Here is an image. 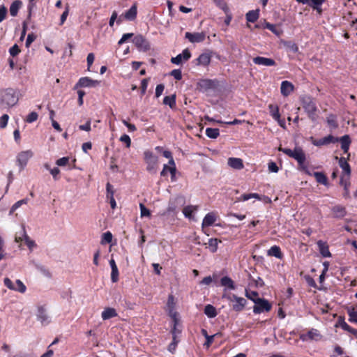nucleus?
Segmentation results:
<instances>
[{"mask_svg":"<svg viewBox=\"0 0 357 357\" xmlns=\"http://www.w3.org/2000/svg\"><path fill=\"white\" fill-rule=\"evenodd\" d=\"M279 151L296 160L298 162V169L303 171L307 174L311 175V173L305 165L306 155L301 147H295L294 149L280 147L279 148Z\"/></svg>","mask_w":357,"mask_h":357,"instance_id":"f257e3e1","label":"nucleus"},{"mask_svg":"<svg viewBox=\"0 0 357 357\" xmlns=\"http://www.w3.org/2000/svg\"><path fill=\"white\" fill-rule=\"evenodd\" d=\"M301 105L305 112L307 114V116L312 121L317 119V107L314 99L309 96H304L300 99Z\"/></svg>","mask_w":357,"mask_h":357,"instance_id":"f03ea898","label":"nucleus"},{"mask_svg":"<svg viewBox=\"0 0 357 357\" xmlns=\"http://www.w3.org/2000/svg\"><path fill=\"white\" fill-rule=\"evenodd\" d=\"M1 102L7 106L13 107L18 102V93L16 90L8 88L1 93Z\"/></svg>","mask_w":357,"mask_h":357,"instance_id":"7ed1b4c3","label":"nucleus"},{"mask_svg":"<svg viewBox=\"0 0 357 357\" xmlns=\"http://www.w3.org/2000/svg\"><path fill=\"white\" fill-rule=\"evenodd\" d=\"M245 296L255 303V305L253 307V312L255 314L269 312L271 310V305L267 300L264 298H254L248 292H246Z\"/></svg>","mask_w":357,"mask_h":357,"instance_id":"20e7f679","label":"nucleus"},{"mask_svg":"<svg viewBox=\"0 0 357 357\" xmlns=\"http://www.w3.org/2000/svg\"><path fill=\"white\" fill-rule=\"evenodd\" d=\"M223 298H227L230 302H235V303L232 305V309L235 312L242 311L247 303V301L244 298L238 297L235 294H225L223 295Z\"/></svg>","mask_w":357,"mask_h":357,"instance_id":"39448f33","label":"nucleus"},{"mask_svg":"<svg viewBox=\"0 0 357 357\" xmlns=\"http://www.w3.org/2000/svg\"><path fill=\"white\" fill-rule=\"evenodd\" d=\"M33 153L31 150L23 151L17 155V164L20 167V171L23 170L26 166L29 160L32 158Z\"/></svg>","mask_w":357,"mask_h":357,"instance_id":"423d86ee","label":"nucleus"},{"mask_svg":"<svg viewBox=\"0 0 357 357\" xmlns=\"http://www.w3.org/2000/svg\"><path fill=\"white\" fill-rule=\"evenodd\" d=\"M144 160L147 163V171L149 172H155L158 157L155 156L151 151H147L144 152Z\"/></svg>","mask_w":357,"mask_h":357,"instance_id":"0eeeda50","label":"nucleus"},{"mask_svg":"<svg viewBox=\"0 0 357 357\" xmlns=\"http://www.w3.org/2000/svg\"><path fill=\"white\" fill-rule=\"evenodd\" d=\"M132 42L139 51L147 52L150 50L149 42L142 35L136 36Z\"/></svg>","mask_w":357,"mask_h":357,"instance_id":"6e6552de","label":"nucleus"},{"mask_svg":"<svg viewBox=\"0 0 357 357\" xmlns=\"http://www.w3.org/2000/svg\"><path fill=\"white\" fill-rule=\"evenodd\" d=\"M339 140L338 137H335L331 135H329L326 137H324L321 139H314L311 137L312 144L316 146H321L324 145H328L331 143L337 142Z\"/></svg>","mask_w":357,"mask_h":357,"instance_id":"1a4fd4ad","label":"nucleus"},{"mask_svg":"<svg viewBox=\"0 0 357 357\" xmlns=\"http://www.w3.org/2000/svg\"><path fill=\"white\" fill-rule=\"evenodd\" d=\"M36 317L43 326H46L51 321L44 306L38 307Z\"/></svg>","mask_w":357,"mask_h":357,"instance_id":"9d476101","label":"nucleus"},{"mask_svg":"<svg viewBox=\"0 0 357 357\" xmlns=\"http://www.w3.org/2000/svg\"><path fill=\"white\" fill-rule=\"evenodd\" d=\"M176 301L173 294L168 296L167 302L166 305V310L170 317H178V312L175 310Z\"/></svg>","mask_w":357,"mask_h":357,"instance_id":"9b49d317","label":"nucleus"},{"mask_svg":"<svg viewBox=\"0 0 357 357\" xmlns=\"http://www.w3.org/2000/svg\"><path fill=\"white\" fill-rule=\"evenodd\" d=\"M99 82L97 80H93L89 77H81L77 83L75 85L74 89L81 87H91L96 86Z\"/></svg>","mask_w":357,"mask_h":357,"instance_id":"f8f14e48","label":"nucleus"},{"mask_svg":"<svg viewBox=\"0 0 357 357\" xmlns=\"http://www.w3.org/2000/svg\"><path fill=\"white\" fill-rule=\"evenodd\" d=\"M206 35L204 32L190 33L186 32L185 38H187L190 43H202L205 40Z\"/></svg>","mask_w":357,"mask_h":357,"instance_id":"ddd939ff","label":"nucleus"},{"mask_svg":"<svg viewBox=\"0 0 357 357\" xmlns=\"http://www.w3.org/2000/svg\"><path fill=\"white\" fill-rule=\"evenodd\" d=\"M191 57V53L190 50L186 48L183 50L181 54H178L175 57H172L171 59L172 63L179 65L182 63L183 61H188Z\"/></svg>","mask_w":357,"mask_h":357,"instance_id":"4468645a","label":"nucleus"},{"mask_svg":"<svg viewBox=\"0 0 357 357\" xmlns=\"http://www.w3.org/2000/svg\"><path fill=\"white\" fill-rule=\"evenodd\" d=\"M297 2L307 4L309 6L316 10L319 14L321 13L322 9L321 6L326 0H296Z\"/></svg>","mask_w":357,"mask_h":357,"instance_id":"2eb2a0df","label":"nucleus"},{"mask_svg":"<svg viewBox=\"0 0 357 357\" xmlns=\"http://www.w3.org/2000/svg\"><path fill=\"white\" fill-rule=\"evenodd\" d=\"M253 63L259 66H273L276 65L274 59L263 56H256L253 58Z\"/></svg>","mask_w":357,"mask_h":357,"instance_id":"dca6fc26","label":"nucleus"},{"mask_svg":"<svg viewBox=\"0 0 357 357\" xmlns=\"http://www.w3.org/2000/svg\"><path fill=\"white\" fill-rule=\"evenodd\" d=\"M262 29H266L270 30L273 33H274L278 37L281 36L283 34L282 29L278 24H271L268 22H264L262 23Z\"/></svg>","mask_w":357,"mask_h":357,"instance_id":"f3484780","label":"nucleus"},{"mask_svg":"<svg viewBox=\"0 0 357 357\" xmlns=\"http://www.w3.org/2000/svg\"><path fill=\"white\" fill-rule=\"evenodd\" d=\"M333 217L342 219L347 215L346 208L341 205H335L331 208Z\"/></svg>","mask_w":357,"mask_h":357,"instance_id":"a211bd4d","label":"nucleus"},{"mask_svg":"<svg viewBox=\"0 0 357 357\" xmlns=\"http://www.w3.org/2000/svg\"><path fill=\"white\" fill-rule=\"evenodd\" d=\"M294 86L293 84L289 81H283L281 83L280 92L283 96H288L293 91Z\"/></svg>","mask_w":357,"mask_h":357,"instance_id":"6ab92c4d","label":"nucleus"},{"mask_svg":"<svg viewBox=\"0 0 357 357\" xmlns=\"http://www.w3.org/2000/svg\"><path fill=\"white\" fill-rule=\"evenodd\" d=\"M347 159L348 158L341 157L339 159V165L342 168L344 175L347 176L348 178H349L351 170V167L347 162Z\"/></svg>","mask_w":357,"mask_h":357,"instance_id":"aec40b11","label":"nucleus"},{"mask_svg":"<svg viewBox=\"0 0 357 357\" xmlns=\"http://www.w3.org/2000/svg\"><path fill=\"white\" fill-rule=\"evenodd\" d=\"M320 254L324 257H331L329 248L326 242L319 240L317 243Z\"/></svg>","mask_w":357,"mask_h":357,"instance_id":"412c9836","label":"nucleus"},{"mask_svg":"<svg viewBox=\"0 0 357 357\" xmlns=\"http://www.w3.org/2000/svg\"><path fill=\"white\" fill-rule=\"evenodd\" d=\"M137 15V3H134L129 10L124 13V17L130 21L135 20Z\"/></svg>","mask_w":357,"mask_h":357,"instance_id":"4be33fe9","label":"nucleus"},{"mask_svg":"<svg viewBox=\"0 0 357 357\" xmlns=\"http://www.w3.org/2000/svg\"><path fill=\"white\" fill-rule=\"evenodd\" d=\"M216 218H217V217H216V215L215 213L211 212V213H207L203 219L202 224V227H210V226L213 225L215 223V222L216 221Z\"/></svg>","mask_w":357,"mask_h":357,"instance_id":"5701e85b","label":"nucleus"},{"mask_svg":"<svg viewBox=\"0 0 357 357\" xmlns=\"http://www.w3.org/2000/svg\"><path fill=\"white\" fill-rule=\"evenodd\" d=\"M320 337V334L319 333L317 329H311L305 334H302L300 338L303 341H307L308 340H317L318 337Z\"/></svg>","mask_w":357,"mask_h":357,"instance_id":"b1692460","label":"nucleus"},{"mask_svg":"<svg viewBox=\"0 0 357 357\" xmlns=\"http://www.w3.org/2000/svg\"><path fill=\"white\" fill-rule=\"evenodd\" d=\"M211 61V55L208 53H202L197 59V65H201L204 67L208 66Z\"/></svg>","mask_w":357,"mask_h":357,"instance_id":"393cba45","label":"nucleus"},{"mask_svg":"<svg viewBox=\"0 0 357 357\" xmlns=\"http://www.w3.org/2000/svg\"><path fill=\"white\" fill-rule=\"evenodd\" d=\"M118 316V314L114 308L106 307L102 312L101 317L103 320H107Z\"/></svg>","mask_w":357,"mask_h":357,"instance_id":"a878e982","label":"nucleus"},{"mask_svg":"<svg viewBox=\"0 0 357 357\" xmlns=\"http://www.w3.org/2000/svg\"><path fill=\"white\" fill-rule=\"evenodd\" d=\"M338 142L341 143V149L344 151V153H347L349 149V146L351 144V139L349 135H346L339 138Z\"/></svg>","mask_w":357,"mask_h":357,"instance_id":"bb28decb","label":"nucleus"},{"mask_svg":"<svg viewBox=\"0 0 357 357\" xmlns=\"http://www.w3.org/2000/svg\"><path fill=\"white\" fill-rule=\"evenodd\" d=\"M268 256L275 257L278 259H282L283 254L278 245H273L267 251Z\"/></svg>","mask_w":357,"mask_h":357,"instance_id":"cd10ccee","label":"nucleus"},{"mask_svg":"<svg viewBox=\"0 0 357 357\" xmlns=\"http://www.w3.org/2000/svg\"><path fill=\"white\" fill-rule=\"evenodd\" d=\"M228 165L235 169H241L243 168V160L238 158H229L228 159Z\"/></svg>","mask_w":357,"mask_h":357,"instance_id":"c85d7f7f","label":"nucleus"},{"mask_svg":"<svg viewBox=\"0 0 357 357\" xmlns=\"http://www.w3.org/2000/svg\"><path fill=\"white\" fill-rule=\"evenodd\" d=\"M268 109L271 116L277 121L278 123H280V114L279 112V107L276 105L270 104L268 105Z\"/></svg>","mask_w":357,"mask_h":357,"instance_id":"c756f323","label":"nucleus"},{"mask_svg":"<svg viewBox=\"0 0 357 357\" xmlns=\"http://www.w3.org/2000/svg\"><path fill=\"white\" fill-rule=\"evenodd\" d=\"M313 176H314L316 181L320 184L328 185V180L326 175L323 172H314L313 173Z\"/></svg>","mask_w":357,"mask_h":357,"instance_id":"7c9ffc66","label":"nucleus"},{"mask_svg":"<svg viewBox=\"0 0 357 357\" xmlns=\"http://www.w3.org/2000/svg\"><path fill=\"white\" fill-rule=\"evenodd\" d=\"M259 17V10H252L248 11L245 15L246 20L248 22H255Z\"/></svg>","mask_w":357,"mask_h":357,"instance_id":"2f4dec72","label":"nucleus"},{"mask_svg":"<svg viewBox=\"0 0 357 357\" xmlns=\"http://www.w3.org/2000/svg\"><path fill=\"white\" fill-rule=\"evenodd\" d=\"M204 312V314L208 318H214L218 314L216 308L211 304H208L205 306Z\"/></svg>","mask_w":357,"mask_h":357,"instance_id":"473e14b6","label":"nucleus"},{"mask_svg":"<svg viewBox=\"0 0 357 357\" xmlns=\"http://www.w3.org/2000/svg\"><path fill=\"white\" fill-rule=\"evenodd\" d=\"M22 4V3L20 0H15L12 3L10 6V13L12 16L15 17L17 15Z\"/></svg>","mask_w":357,"mask_h":357,"instance_id":"72a5a7b5","label":"nucleus"},{"mask_svg":"<svg viewBox=\"0 0 357 357\" xmlns=\"http://www.w3.org/2000/svg\"><path fill=\"white\" fill-rule=\"evenodd\" d=\"M220 284L223 287H226L229 289H235L234 281L228 276H224L220 279Z\"/></svg>","mask_w":357,"mask_h":357,"instance_id":"f704fd0d","label":"nucleus"},{"mask_svg":"<svg viewBox=\"0 0 357 357\" xmlns=\"http://www.w3.org/2000/svg\"><path fill=\"white\" fill-rule=\"evenodd\" d=\"M163 104L165 105H169L171 109H174L176 107V95L173 94L172 96H167L163 99Z\"/></svg>","mask_w":357,"mask_h":357,"instance_id":"c9c22d12","label":"nucleus"},{"mask_svg":"<svg viewBox=\"0 0 357 357\" xmlns=\"http://www.w3.org/2000/svg\"><path fill=\"white\" fill-rule=\"evenodd\" d=\"M221 240H219L215 238H211L208 239V248L212 252H215L218 250V245L219 243H221Z\"/></svg>","mask_w":357,"mask_h":357,"instance_id":"e433bc0d","label":"nucleus"},{"mask_svg":"<svg viewBox=\"0 0 357 357\" xmlns=\"http://www.w3.org/2000/svg\"><path fill=\"white\" fill-rule=\"evenodd\" d=\"M205 132L206 135L211 139H216L220 135L218 128H207Z\"/></svg>","mask_w":357,"mask_h":357,"instance_id":"4c0bfd02","label":"nucleus"},{"mask_svg":"<svg viewBox=\"0 0 357 357\" xmlns=\"http://www.w3.org/2000/svg\"><path fill=\"white\" fill-rule=\"evenodd\" d=\"M347 314L349 317V321L353 323H357V310L351 307L347 309Z\"/></svg>","mask_w":357,"mask_h":357,"instance_id":"58836bf2","label":"nucleus"},{"mask_svg":"<svg viewBox=\"0 0 357 357\" xmlns=\"http://www.w3.org/2000/svg\"><path fill=\"white\" fill-rule=\"evenodd\" d=\"M326 121L328 125L332 128H337L338 127V123L337 122V117L335 114H331L328 116L326 119Z\"/></svg>","mask_w":357,"mask_h":357,"instance_id":"ea45409f","label":"nucleus"},{"mask_svg":"<svg viewBox=\"0 0 357 357\" xmlns=\"http://www.w3.org/2000/svg\"><path fill=\"white\" fill-rule=\"evenodd\" d=\"M171 318H172V322H173V326L171 329V333L176 334V335H178V334H180L181 333V330H180L177 328L179 319H178V317H171Z\"/></svg>","mask_w":357,"mask_h":357,"instance_id":"a19ab883","label":"nucleus"},{"mask_svg":"<svg viewBox=\"0 0 357 357\" xmlns=\"http://www.w3.org/2000/svg\"><path fill=\"white\" fill-rule=\"evenodd\" d=\"M15 291H17L20 293H24L26 291V286L24 284V283L20 280H17L15 281Z\"/></svg>","mask_w":357,"mask_h":357,"instance_id":"79ce46f5","label":"nucleus"},{"mask_svg":"<svg viewBox=\"0 0 357 357\" xmlns=\"http://www.w3.org/2000/svg\"><path fill=\"white\" fill-rule=\"evenodd\" d=\"M251 198H255L257 199H260L259 195L257 193H249V194H243L241 195L240 200L242 201H248Z\"/></svg>","mask_w":357,"mask_h":357,"instance_id":"37998d69","label":"nucleus"},{"mask_svg":"<svg viewBox=\"0 0 357 357\" xmlns=\"http://www.w3.org/2000/svg\"><path fill=\"white\" fill-rule=\"evenodd\" d=\"M112 240V234L110 231L105 232L102 236L101 243H109Z\"/></svg>","mask_w":357,"mask_h":357,"instance_id":"c03bdc74","label":"nucleus"},{"mask_svg":"<svg viewBox=\"0 0 357 357\" xmlns=\"http://www.w3.org/2000/svg\"><path fill=\"white\" fill-rule=\"evenodd\" d=\"M106 191H107V192H106L107 198L114 197V187L109 182L106 185Z\"/></svg>","mask_w":357,"mask_h":357,"instance_id":"a18cd8bd","label":"nucleus"},{"mask_svg":"<svg viewBox=\"0 0 357 357\" xmlns=\"http://www.w3.org/2000/svg\"><path fill=\"white\" fill-rule=\"evenodd\" d=\"M38 115L36 112H31L29 115L26 116L25 121L27 123H33L36 121L38 119Z\"/></svg>","mask_w":357,"mask_h":357,"instance_id":"49530a36","label":"nucleus"},{"mask_svg":"<svg viewBox=\"0 0 357 357\" xmlns=\"http://www.w3.org/2000/svg\"><path fill=\"white\" fill-rule=\"evenodd\" d=\"M340 326L343 330H346L349 327V324H347L344 321V317L342 316H340L337 319L336 326Z\"/></svg>","mask_w":357,"mask_h":357,"instance_id":"de8ad7c7","label":"nucleus"},{"mask_svg":"<svg viewBox=\"0 0 357 357\" xmlns=\"http://www.w3.org/2000/svg\"><path fill=\"white\" fill-rule=\"evenodd\" d=\"M119 140L123 142V143H125L126 144V146L127 148H130V145H131V139L130 137L126 135V134H124L123 135L121 136Z\"/></svg>","mask_w":357,"mask_h":357,"instance_id":"09e8293b","label":"nucleus"},{"mask_svg":"<svg viewBox=\"0 0 357 357\" xmlns=\"http://www.w3.org/2000/svg\"><path fill=\"white\" fill-rule=\"evenodd\" d=\"M149 82V78H145L142 80V82H141V95L142 96H144L146 93Z\"/></svg>","mask_w":357,"mask_h":357,"instance_id":"8fccbe9b","label":"nucleus"},{"mask_svg":"<svg viewBox=\"0 0 357 357\" xmlns=\"http://www.w3.org/2000/svg\"><path fill=\"white\" fill-rule=\"evenodd\" d=\"M162 155L165 158L169 159V165L175 166V162L172 157V154L169 151H164Z\"/></svg>","mask_w":357,"mask_h":357,"instance_id":"3c124183","label":"nucleus"},{"mask_svg":"<svg viewBox=\"0 0 357 357\" xmlns=\"http://www.w3.org/2000/svg\"><path fill=\"white\" fill-rule=\"evenodd\" d=\"M140 208V212H141V216L144 217H150L151 216V212L149 209H148L143 204H139Z\"/></svg>","mask_w":357,"mask_h":357,"instance_id":"603ef678","label":"nucleus"},{"mask_svg":"<svg viewBox=\"0 0 357 357\" xmlns=\"http://www.w3.org/2000/svg\"><path fill=\"white\" fill-rule=\"evenodd\" d=\"M285 46L289 48L291 52H293L294 53H296L298 51V45L294 43H292L291 41H289V42H286L285 43Z\"/></svg>","mask_w":357,"mask_h":357,"instance_id":"864d4df0","label":"nucleus"},{"mask_svg":"<svg viewBox=\"0 0 357 357\" xmlns=\"http://www.w3.org/2000/svg\"><path fill=\"white\" fill-rule=\"evenodd\" d=\"M219 335H220V333H215L213 335H209L208 337H206V342L204 344V346L206 347V348H208L213 342L214 337Z\"/></svg>","mask_w":357,"mask_h":357,"instance_id":"5fc2aeb1","label":"nucleus"},{"mask_svg":"<svg viewBox=\"0 0 357 357\" xmlns=\"http://www.w3.org/2000/svg\"><path fill=\"white\" fill-rule=\"evenodd\" d=\"M69 160H70L69 157H63V158L58 159L56 161V164L60 167L66 166L68 164Z\"/></svg>","mask_w":357,"mask_h":357,"instance_id":"6e6d98bb","label":"nucleus"},{"mask_svg":"<svg viewBox=\"0 0 357 357\" xmlns=\"http://www.w3.org/2000/svg\"><path fill=\"white\" fill-rule=\"evenodd\" d=\"M9 116L8 114H3L0 118V128H4L8 124Z\"/></svg>","mask_w":357,"mask_h":357,"instance_id":"4d7b16f0","label":"nucleus"},{"mask_svg":"<svg viewBox=\"0 0 357 357\" xmlns=\"http://www.w3.org/2000/svg\"><path fill=\"white\" fill-rule=\"evenodd\" d=\"M170 75L176 80H181L182 79V73L179 69H174L172 70Z\"/></svg>","mask_w":357,"mask_h":357,"instance_id":"13d9d810","label":"nucleus"},{"mask_svg":"<svg viewBox=\"0 0 357 357\" xmlns=\"http://www.w3.org/2000/svg\"><path fill=\"white\" fill-rule=\"evenodd\" d=\"M111 280L112 281V282H116L119 280L118 268H112Z\"/></svg>","mask_w":357,"mask_h":357,"instance_id":"bf43d9fd","label":"nucleus"},{"mask_svg":"<svg viewBox=\"0 0 357 357\" xmlns=\"http://www.w3.org/2000/svg\"><path fill=\"white\" fill-rule=\"evenodd\" d=\"M20 52V49L17 44H15L9 50V53L12 56H17Z\"/></svg>","mask_w":357,"mask_h":357,"instance_id":"052dcab7","label":"nucleus"},{"mask_svg":"<svg viewBox=\"0 0 357 357\" xmlns=\"http://www.w3.org/2000/svg\"><path fill=\"white\" fill-rule=\"evenodd\" d=\"M7 15V8L2 5L0 6V23L6 19Z\"/></svg>","mask_w":357,"mask_h":357,"instance_id":"680f3d73","label":"nucleus"},{"mask_svg":"<svg viewBox=\"0 0 357 357\" xmlns=\"http://www.w3.org/2000/svg\"><path fill=\"white\" fill-rule=\"evenodd\" d=\"M24 240L26 245L29 247V249H32L36 246L35 242L30 239V238L26 234H24Z\"/></svg>","mask_w":357,"mask_h":357,"instance_id":"e2e57ef3","label":"nucleus"},{"mask_svg":"<svg viewBox=\"0 0 357 357\" xmlns=\"http://www.w3.org/2000/svg\"><path fill=\"white\" fill-rule=\"evenodd\" d=\"M27 201L26 199H21L18 202H17L16 203H15L12 208H11V210H10V212H13L15 211L17 208H18L20 206H21L22 204H26Z\"/></svg>","mask_w":357,"mask_h":357,"instance_id":"0e129e2a","label":"nucleus"},{"mask_svg":"<svg viewBox=\"0 0 357 357\" xmlns=\"http://www.w3.org/2000/svg\"><path fill=\"white\" fill-rule=\"evenodd\" d=\"M164 89H165V86L162 84H160L156 86L155 93L156 98H159L162 95V93L164 91Z\"/></svg>","mask_w":357,"mask_h":357,"instance_id":"69168bd1","label":"nucleus"},{"mask_svg":"<svg viewBox=\"0 0 357 357\" xmlns=\"http://www.w3.org/2000/svg\"><path fill=\"white\" fill-rule=\"evenodd\" d=\"M193 211H192V206H187L184 207L183 210V213L184 215L187 218H190L192 215Z\"/></svg>","mask_w":357,"mask_h":357,"instance_id":"338daca9","label":"nucleus"},{"mask_svg":"<svg viewBox=\"0 0 357 357\" xmlns=\"http://www.w3.org/2000/svg\"><path fill=\"white\" fill-rule=\"evenodd\" d=\"M50 174L52 175L54 179L57 181L59 178V175L60 174V169L58 167H54L50 169Z\"/></svg>","mask_w":357,"mask_h":357,"instance_id":"774afa93","label":"nucleus"}]
</instances>
